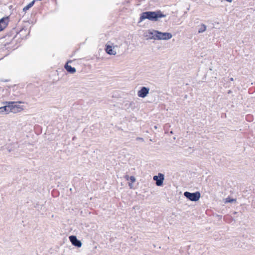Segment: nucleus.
Instances as JSON below:
<instances>
[{"mask_svg":"<svg viewBox=\"0 0 255 255\" xmlns=\"http://www.w3.org/2000/svg\"><path fill=\"white\" fill-rule=\"evenodd\" d=\"M164 17H165V15L163 14L160 11H145L141 13L139 21H142L145 19L156 21L158 20L159 18Z\"/></svg>","mask_w":255,"mask_h":255,"instance_id":"obj_1","label":"nucleus"},{"mask_svg":"<svg viewBox=\"0 0 255 255\" xmlns=\"http://www.w3.org/2000/svg\"><path fill=\"white\" fill-rule=\"evenodd\" d=\"M22 102H5V104L7 105L8 113L12 112L16 113L21 111L23 108L19 106L18 103H22Z\"/></svg>","mask_w":255,"mask_h":255,"instance_id":"obj_2","label":"nucleus"},{"mask_svg":"<svg viewBox=\"0 0 255 255\" xmlns=\"http://www.w3.org/2000/svg\"><path fill=\"white\" fill-rule=\"evenodd\" d=\"M184 195L190 201L195 202L198 201L201 196L200 193L198 191L194 193L186 191L184 193Z\"/></svg>","mask_w":255,"mask_h":255,"instance_id":"obj_3","label":"nucleus"},{"mask_svg":"<svg viewBox=\"0 0 255 255\" xmlns=\"http://www.w3.org/2000/svg\"><path fill=\"white\" fill-rule=\"evenodd\" d=\"M153 180L155 181L156 185L158 186H160L163 185V181L164 180V176L162 173H158V175H155L153 177Z\"/></svg>","mask_w":255,"mask_h":255,"instance_id":"obj_4","label":"nucleus"},{"mask_svg":"<svg viewBox=\"0 0 255 255\" xmlns=\"http://www.w3.org/2000/svg\"><path fill=\"white\" fill-rule=\"evenodd\" d=\"M117 47H118L117 45H115L113 47L112 46L107 44L106 45L105 50L108 54L115 55L117 53L115 49Z\"/></svg>","mask_w":255,"mask_h":255,"instance_id":"obj_5","label":"nucleus"},{"mask_svg":"<svg viewBox=\"0 0 255 255\" xmlns=\"http://www.w3.org/2000/svg\"><path fill=\"white\" fill-rule=\"evenodd\" d=\"M149 91V89L145 87H142L140 90L138 91L137 95L140 98H145Z\"/></svg>","mask_w":255,"mask_h":255,"instance_id":"obj_6","label":"nucleus"},{"mask_svg":"<svg viewBox=\"0 0 255 255\" xmlns=\"http://www.w3.org/2000/svg\"><path fill=\"white\" fill-rule=\"evenodd\" d=\"M159 34V40H168L172 38V35L168 32H162L159 31L157 33Z\"/></svg>","mask_w":255,"mask_h":255,"instance_id":"obj_7","label":"nucleus"},{"mask_svg":"<svg viewBox=\"0 0 255 255\" xmlns=\"http://www.w3.org/2000/svg\"><path fill=\"white\" fill-rule=\"evenodd\" d=\"M69 240L72 244L77 247L80 248L82 246V243L81 241L77 239V237L75 236H71L69 237Z\"/></svg>","mask_w":255,"mask_h":255,"instance_id":"obj_8","label":"nucleus"},{"mask_svg":"<svg viewBox=\"0 0 255 255\" xmlns=\"http://www.w3.org/2000/svg\"><path fill=\"white\" fill-rule=\"evenodd\" d=\"M9 21L8 16L4 17L0 19V31L6 27Z\"/></svg>","mask_w":255,"mask_h":255,"instance_id":"obj_9","label":"nucleus"},{"mask_svg":"<svg viewBox=\"0 0 255 255\" xmlns=\"http://www.w3.org/2000/svg\"><path fill=\"white\" fill-rule=\"evenodd\" d=\"M159 32V31L154 30H148V36L150 37V39L159 40V34H157Z\"/></svg>","mask_w":255,"mask_h":255,"instance_id":"obj_10","label":"nucleus"},{"mask_svg":"<svg viewBox=\"0 0 255 255\" xmlns=\"http://www.w3.org/2000/svg\"><path fill=\"white\" fill-rule=\"evenodd\" d=\"M69 62H71V61H68L67 62V63L65 65L64 68L68 73L70 74H74L76 72V69L74 67H72L70 65H69L68 63Z\"/></svg>","mask_w":255,"mask_h":255,"instance_id":"obj_11","label":"nucleus"},{"mask_svg":"<svg viewBox=\"0 0 255 255\" xmlns=\"http://www.w3.org/2000/svg\"><path fill=\"white\" fill-rule=\"evenodd\" d=\"M35 1V0H33L32 1H31L28 4H27L26 6L24 7L23 8V11H26V10H28L30 7H31L33 5Z\"/></svg>","mask_w":255,"mask_h":255,"instance_id":"obj_12","label":"nucleus"},{"mask_svg":"<svg viewBox=\"0 0 255 255\" xmlns=\"http://www.w3.org/2000/svg\"><path fill=\"white\" fill-rule=\"evenodd\" d=\"M7 105L6 104L5 106L0 107V114H8V111H7Z\"/></svg>","mask_w":255,"mask_h":255,"instance_id":"obj_13","label":"nucleus"},{"mask_svg":"<svg viewBox=\"0 0 255 255\" xmlns=\"http://www.w3.org/2000/svg\"><path fill=\"white\" fill-rule=\"evenodd\" d=\"M206 30V26L204 24H202L199 29H198V33H202L205 31Z\"/></svg>","mask_w":255,"mask_h":255,"instance_id":"obj_14","label":"nucleus"},{"mask_svg":"<svg viewBox=\"0 0 255 255\" xmlns=\"http://www.w3.org/2000/svg\"><path fill=\"white\" fill-rule=\"evenodd\" d=\"M129 180L132 183H133L135 181V178L133 176H131L129 177Z\"/></svg>","mask_w":255,"mask_h":255,"instance_id":"obj_15","label":"nucleus"},{"mask_svg":"<svg viewBox=\"0 0 255 255\" xmlns=\"http://www.w3.org/2000/svg\"><path fill=\"white\" fill-rule=\"evenodd\" d=\"M234 201H235V200H234V199H230L229 198L226 199V202L232 203Z\"/></svg>","mask_w":255,"mask_h":255,"instance_id":"obj_16","label":"nucleus"},{"mask_svg":"<svg viewBox=\"0 0 255 255\" xmlns=\"http://www.w3.org/2000/svg\"><path fill=\"white\" fill-rule=\"evenodd\" d=\"M125 178L128 180V179H129V177L128 176V175H126L125 176Z\"/></svg>","mask_w":255,"mask_h":255,"instance_id":"obj_17","label":"nucleus"},{"mask_svg":"<svg viewBox=\"0 0 255 255\" xmlns=\"http://www.w3.org/2000/svg\"><path fill=\"white\" fill-rule=\"evenodd\" d=\"M136 139H137V140H143V138H141V137H137Z\"/></svg>","mask_w":255,"mask_h":255,"instance_id":"obj_18","label":"nucleus"},{"mask_svg":"<svg viewBox=\"0 0 255 255\" xmlns=\"http://www.w3.org/2000/svg\"><path fill=\"white\" fill-rule=\"evenodd\" d=\"M232 93V91L231 90H229V91H228V94H231V93Z\"/></svg>","mask_w":255,"mask_h":255,"instance_id":"obj_19","label":"nucleus"},{"mask_svg":"<svg viewBox=\"0 0 255 255\" xmlns=\"http://www.w3.org/2000/svg\"><path fill=\"white\" fill-rule=\"evenodd\" d=\"M230 81H234V78H231L230 79Z\"/></svg>","mask_w":255,"mask_h":255,"instance_id":"obj_20","label":"nucleus"}]
</instances>
